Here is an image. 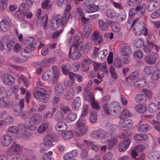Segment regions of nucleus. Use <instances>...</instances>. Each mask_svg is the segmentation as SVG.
Segmentation results:
<instances>
[{"instance_id":"36","label":"nucleus","mask_w":160,"mask_h":160,"mask_svg":"<svg viewBox=\"0 0 160 160\" xmlns=\"http://www.w3.org/2000/svg\"><path fill=\"white\" fill-rule=\"evenodd\" d=\"M111 27L112 31L116 33L118 32L121 29L120 24L116 22H112L111 24Z\"/></svg>"},{"instance_id":"55","label":"nucleus","mask_w":160,"mask_h":160,"mask_svg":"<svg viewBox=\"0 0 160 160\" xmlns=\"http://www.w3.org/2000/svg\"><path fill=\"white\" fill-rule=\"evenodd\" d=\"M8 131L10 133L17 134L19 133V130L17 127L16 126H12L9 127Z\"/></svg>"},{"instance_id":"38","label":"nucleus","mask_w":160,"mask_h":160,"mask_svg":"<svg viewBox=\"0 0 160 160\" xmlns=\"http://www.w3.org/2000/svg\"><path fill=\"white\" fill-rule=\"evenodd\" d=\"M108 54V51L105 49L100 51L98 54V57L101 61H103L106 58L107 55Z\"/></svg>"},{"instance_id":"58","label":"nucleus","mask_w":160,"mask_h":160,"mask_svg":"<svg viewBox=\"0 0 160 160\" xmlns=\"http://www.w3.org/2000/svg\"><path fill=\"white\" fill-rule=\"evenodd\" d=\"M86 123V122L85 120L82 118H80L76 123V126L77 128L83 127L84 126H85Z\"/></svg>"},{"instance_id":"22","label":"nucleus","mask_w":160,"mask_h":160,"mask_svg":"<svg viewBox=\"0 0 160 160\" xmlns=\"http://www.w3.org/2000/svg\"><path fill=\"white\" fill-rule=\"evenodd\" d=\"M81 105V98L77 97L73 101L72 104V108L74 110H78Z\"/></svg>"},{"instance_id":"45","label":"nucleus","mask_w":160,"mask_h":160,"mask_svg":"<svg viewBox=\"0 0 160 160\" xmlns=\"http://www.w3.org/2000/svg\"><path fill=\"white\" fill-rule=\"evenodd\" d=\"M154 71L153 67L152 66H145L143 70V72L147 75H151Z\"/></svg>"},{"instance_id":"9","label":"nucleus","mask_w":160,"mask_h":160,"mask_svg":"<svg viewBox=\"0 0 160 160\" xmlns=\"http://www.w3.org/2000/svg\"><path fill=\"white\" fill-rule=\"evenodd\" d=\"M14 102L7 97H3L0 98V107L2 108H9L12 107Z\"/></svg>"},{"instance_id":"62","label":"nucleus","mask_w":160,"mask_h":160,"mask_svg":"<svg viewBox=\"0 0 160 160\" xmlns=\"http://www.w3.org/2000/svg\"><path fill=\"white\" fill-rule=\"evenodd\" d=\"M34 97L37 99L41 98H42V95L41 94L40 91L38 90V87H36L33 92Z\"/></svg>"},{"instance_id":"44","label":"nucleus","mask_w":160,"mask_h":160,"mask_svg":"<svg viewBox=\"0 0 160 160\" xmlns=\"http://www.w3.org/2000/svg\"><path fill=\"white\" fill-rule=\"evenodd\" d=\"M90 88L89 87L85 88L84 93V100L89 102L90 101Z\"/></svg>"},{"instance_id":"10","label":"nucleus","mask_w":160,"mask_h":160,"mask_svg":"<svg viewBox=\"0 0 160 160\" xmlns=\"http://www.w3.org/2000/svg\"><path fill=\"white\" fill-rule=\"evenodd\" d=\"M54 140V136L52 133L48 134L43 138L44 142L48 149L53 146L52 142Z\"/></svg>"},{"instance_id":"12","label":"nucleus","mask_w":160,"mask_h":160,"mask_svg":"<svg viewBox=\"0 0 160 160\" xmlns=\"http://www.w3.org/2000/svg\"><path fill=\"white\" fill-rule=\"evenodd\" d=\"M106 132L102 129L93 131L92 132V138H96L105 139L106 140Z\"/></svg>"},{"instance_id":"37","label":"nucleus","mask_w":160,"mask_h":160,"mask_svg":"<svg viewBox=\"0 0 160 160\" xmlns=\"http://www.w3.org/2000/svg\"><path fill=\"white\" fill-rule=\"evenodd\" d=\"M9 42L8 37H3L2 39V43L0 44V48L1 50L7 49L6 47V43Z\"/></svg>"},{"instance_id":"18","label":"nucleus","mask_w":160,"mask_h":160,"mask_svg":"<svg viewBox=\"0 0 160 160\" xmlns=\"http://www.w3.org/2000/svg\"><path fill=\"white\" fill-rule=\"evenodd\" d=\"M121 54L123 56L128 57L132 54V50L131 47L129 46L123 47L121 49Z\"/></svg>"},{"instance_id":"1","label":"nucleus","mask_w":160,"mask_h":160,"mask_svg":"<svg viewBox=\"0 0 160 160\" xmlns=\"http://www.w3.org/2000/svg\"><path fill=\"white\" fill-rule=\"evenodd\" d=\"M52 69L53 72V74L51 71L47 70L43 73L42 78L44 81H52L53 83H56L59 78L60 73L57 66H52Z\"/></svg>"},{"instance_id":"5","label":"nucleus","mask_w":160,"mask_h":160,"mask_svg":"<svg viewBox=\"0 0 160 160\" xmlns=\"http://www.w3.org/2000/svg\"><path fill=\"white\" fill-rule=\"evenodd\" d=\"M22 146L16 143H13L6 151L8 156H11L14 154H18L22 152Z\"/></svg>"},{"instance_id":"56","label":"nucleus","mask_w":160,"mask_h":160,"mask_svg":"<svg viewBox=\"0 0 160 160\" xmlns=\"http://www.w3.org/2000/svg\"><path fill=\"white\" fill-rule=\"evenodd\" d=\"M126 17V14L125 12H120L117 17L118 21L119 22H122L124 20Z\"/></svg>"},{"instance_id":"33","label":"nucleus","mask_w":160,"mask_h":160,"mask_svg":"<svg viewBox=\"0 0 160 160\" xmlns=\"http://www.w3.org/2000/svg\"><path fill=\"white\" fill-rule=\"evenodd\" d=\"M110 107L114 113H118L120 108L119 106L116 102H114L110 104Z\"/></svg>"},{"instance_id":"14","label":"nucleus","mask_w":160,"mask_h":160,"mask_svg":"<svg viewBox=\"0 0 160 160\" xmlns=\"http://www.w3.org/2000/svg\"><path fill=\"white\" fill-rule=\"evenodd\" d=\"M12 138L10 136L6 135L1 138L0 144L1 146L7 147L12 142Z\"/></svg>"},{"instance_id":"40","label":"nucleus","mask_w":160,"mask_h":160,"mask_svg":"<svg viewBox=\"0 0 160 160\" xmlns=\"http://www.w3.org/2000/svg\"><path fill=\"white\" fill-rule=\"evenodd\" d=\"M132 116V113L128 110L125 109L122 112L120 116L121 119L127 118Z\"/></svg>"},{"instance_id":"41","label":"nucleus","mask_w":160,"mask_h":160,"mask_svg":"<svg viewBox=\"0 0 160 160\" xmlns=\"http://www.w3.org/2000/svg\"><path fill=\"white\" fill-rule=\"evenodd\" d=\"M90 63V60L89 58L85 59L82 64V68L84 69V71L88 70L89 69Z\"/></svg>"},{"instance_id":"61","label":"nucleus","mask_w":160,"mask_h":160,"mask_svg":"<svg viewBox=\"0 0 160 160\" xmlns=\"http://www.w3.org/2000/svg\"><path fill=\"white\" fill-rule=\"evenodd\" d=\"M133 56L138 58H141L143 56V54L141 50H136L134 52Z\"/></svg>"},{"instance_id":"53","label":"nucleus","mask_w":160,"mask_h":160,"mask_svg":"<svg viewBox=\"0 0 160 160\" xmlns=\"http://www.w3.org/2000/svg\"><path fill=\"white\" fill-rule=\"evenodd\" d=\"M73 48L76 51H80L83 48L82 43L81 41L76 43V45H72Z\"/></svg>"},{"instance_id":"46","label":"nucleus","mask_w":160,"mask_h":160,"mask_svg":"<svg viewBox=\"0 0 160 160\" xmlns=\"http://www.w3.org/2000/svg\"><path fill=\"white\" fill-rule=\"evenodd\" d=\"M62 68L63 73L64 75H66L68 74L71 68L69 64L67 63L62 65Z\"/></svg>"},{"instance_id":"39","label":"nucleus","mask_w":160,"mask_h":160,"mask_svg":"<svg viewBox=\"0 0 160 160\" xmlns=\"http://www.w3.org/2000/svg\"><path fill=\"white\" fill-rule=\"evenodd\" d=\"M34 49H31L30 48L27 47L26 48L22 49L21 51V54L22 57L27 58L28 57V54L31 51Z\"/></svg>"},{"instance_id":"29","label":"nucleus","mask_w":160,"mask_h":160,"mask_svg":"<svg viewBox=\"0 0 160 160\" xmlns=\"http://www.w3.org/2000/svg\"><path fill=\"white\" fill-rule=\"evenodd\" d=\"M146 84V81L143 78L139 79L138 80L134 82L133 85L136 87L141 88L144 86Z\"/></svg>"},{"instance_id":"51","label":"nucleus","mask_w":160,"mask_h":160,"mask_svg":"<svg viewBox=\"0 0 160 160\" xmlns=\"http://www.w3.org/2000/svg\"><path fill=\"white\" fill-rule=\"evenodd\" d=\"M52 5L50 0H45L42 4V8L48 9L51 8Z\"/></svg>"},{"instance_id":"21","label":"nucleus","mask_w":160,"mask_h":160,"mask_svg":"<svg viewBox=\"0 0 160 160\" xmlns=\"http://www.w3.org/2000/svg\"><path fill=\"white\" fill-rule=\"evenodd\" d=\"M148 158L150 160H158L160 158V152L155 151L149 153Z\"/></svg>"},{"instance_id":"11","label":"nucleus","mask_w":160,"mask_h":160,"mask_svg":"<svg viewBox=\"0 0 160 160\" xmlns=\"http://www.w3.org/2000/svg\"><path fill=\"white\" fill-rule=\"evenodd\" d=\"M158 58V55L156 53H152L151 54L145 56L144 59L146 63L150 65L155 64L156 62V59Z\"/></svg>"},{"instance_id":"34","label":"nucleus","mask_w":160,"mask_h":160,"mask_svg":"<svg viewBox=\"0 0 160 160\" xmlns=\"http://www.w3.org/2000/svg\"><path fill=\"white\" fill-rule=\"evenodd\" d=\"M136 111L140 113H142L145 112L147 110V107L145 105H138L135 107Z\"/></svg>"},{"instance_id":"28","label":"nucleus","mask_w":160,"mask_h":160,"mask_svg":"<svg viewBox=\"0 0 160 160\" xmlns=\"http://www.w3.org/2000/svg\"><path fill=\"white\" fill-rule=\"evenodd\" d=\"M151 128V126L147 124L140 125L138 128V130L140 132H145L150 131Z\"/></svg>"},{"instance_id":"6","label":"nucleus","mask_w":160,"mask_h":160,"mask_svg":"<svg viewBox=\"0 0 160 160\" xmlns=\"http://www.w3.org/2000/svg\"><path fill=\"white\" fill-rule=\"evenodd\" d=\"M145 24L144 22L139 20L138 18H136L133 21L132 26L133 28V31L135 35L138 36L140 35V30L142 28L145 27Z\"/></svg>"},{"instance_id":"49","label":"nucleus","mask_w":160,"mask_h":160,"mask_svg":"<svg viewBox=\"0 0 160 160\" xmlns=\"http://www.w3.org/2000/svg\"><path fill=\"white\" fill-rule=\"evenodd\" d=\"M106 14L108 17L110 18H113L116 16V12L113 10L112 9L107 10Z\"/></svg>"},{"instance_id":"26","label":"nucleus","mask_w":160,"mask_h":160,"mask_svg":"<svg viewBox=\"0 0 160 160\" xmlns=\"http://www.w3.org/2000/svg\"><path fill=\"white\" fill-rule=\"evenodd\" d=\"M62 138L65 140H68L71 139L73 137L72 132L70 131H63L61 134Z\"/></svg>"},{"instance_id":"43","label":"nucleus","mask_w":160,"mask_h":160,"mask_svg":"<svg viewBox=\"0 0 160 160\" xmlns=\"http://www.w3.org/2000/svg\"><path fill=\"white\" fill-rule=\"evenodd\" d=\"M49 126V123L48 122L44 123L41 126L38 128V131L39 133H42L45 131Z\"/></svg>"},{"instance_id":"23","label":"nucleus","mask_w":160,"mask_h":160,"mask_svg":"<svg viewBox=\"0 0 160 160\" xmlns=\"http://www.w3.org/2000/svg\"><path fill=\"white\" fill-rule=\"evenodd\" d=\"M135 100L136 102L141 104L145 103L147 101V97L143 94H138L135 97Z\"/></svg>"},{"instance_id":"19","label":"nucleus","mask_w":160,"mask_h":160,"mask_svg":"<svg viewBox=\"0 0 160 160\" xmlns=\"http://www.w3.org/2000/svg\"><path fill=\"white\" fill-rule=\"evenodd\" d=\"M159 0H154L152 2L148 5V10L149 12H151L158 8L160 5Z\"/></svg>"},{"instance_id":"63","label":"nucleus","mask_w":160,"mask_h":160,"mask_svg":"<svg viewBox=\"0 0 160 160\" xmlns=\"http://www.w3.org/2000/svg\"><path fill=\"white\" fill-rule=\"evenodd\" d=\"M84 7L86 12L90 13V0H86L84 4Z\"/></svg>"},{"instance_id":"24","label":"nucleus","mask_w":160,"mask_h":160,"mask_svg":"<svg viewBox=\"0 0 160 160\" xmlns=\"http://www.w3.org/2000/svg\"><path fill=\"white\" fill-rule=\"evenodd\" d=\"M134 138L137 141H143L148 140L149 137L146 134H139L135 136Z\"/></svg>"},{"instance_id":"54","label":"nucleus","mask_w":160,"mask_h":160,"mask_svg":"<svg viewBox=\"0 0 160 160\" xmlns=\"http://www.w3.org/2000/svg\"><path fill=\"white\" fill-rule=\"evenodd\" d=\"M108 149H111L116 144L117 142V139L116 138H113L109 141H108Z\"/></svg>"},{"instance_id":"25","label":"nucleus","mask_w":160,"mask_h":160,"mask_svg":"<svg viewBox=\"0 0 160 160\" xmlns=\"http://www.w3.org/2000/svg\"><path fill=\"white\" fill-rule=\"evenodd\" d=\"M88 131V128L86 126L77 128L76 130V135L78 136H82L85 134Z\"/></svg>"},{"instance_id":"59","label":"nucleus","mask_w":160,"mask_h":160,"mask_svg":"<svg viewBox=\"0 0 160 160\" xmlns=\"http://www.w3.org/2000/svg\"><path fill=\"white\" fill-rule=\"evenodd\" d=\"M160 78V72L158 70L153 72L151 79L153 80H158Z\"/></svg>"},{"instance_id":"60","label":"nucleus","mask_w":160,"mask_h":160,"mask_svg":"<svg viewBox=\"0 0 160 160\" xmlns=\"http://www.w3.org/2000/svg\"><path fill=\"white\" fill-rule=\"evenodd\" d=\"M60 108L62 111L64 113H66L70 111L69 107L65 105L63 103L61 104Z\"/></svg>"},{"instance_id":"4","label":"nucleus","mask_w":160,"mask_h":160,"mask_svg":"<svg viewBox=\"0 0 160 160\" xmlns=\"http://www.w3.org/2000/svg\"><path fill=\"white\" fill-rule=\"evenodd\" d=\"M36 16L37 17V24L38 27H41L43 26L45 29L47 28V23L48 22V16L46 14L45 16L44 14L42 12V10L39 8L37 11Z\"/></svg>"},{"instance_id":"52","label":"nucleus","mask_w":160,"mask_h":160,"mask_svg":"<svg viewBox=\"0 0 160 160\" xmlns=\"http://www.w3.org/2000/svg\"><path fill=\"white\" fill-rule=\"evenodd\" d=\"M98 66L99 67V70L100 71L103 72H105L106 74L108 73V71L107 69V65L106 63L100 64V65H99Z\"/></svg>"},{"instance_id":"30","label":"nucleus","mask_w":160,"mask_h":160,"mask_svg":"<svg viewBox=\"0 0 160 160\" xmlns=\"http://www.w3.org/2000/svg\"><path fill=\"white\" fill-rule=\"evenodd\" d=\"M95 99L93 97L92 94L91 93V105L93 109L95 110L99 109L100 106L97 101H95Z\"/></svg>"},{"instance_id":"48","label":"nucleus","mask_w":160,"mask_h":160,"mask_svg":"<svg viewBox=\"0 0 160 160\" xmlns=\"http://www.w3.org/2000/svg\"><path fill=\"white\" fill-rule=\"evenodd\" d=\"M147 42L149 46L151 47L153 50H155L154 53L157 52L160 49V47L159 46L155 45L152 41H149L147 40Z\"/></svg>"},{"instance_id":"16","label":"nucleus","mask_w":160,"mask_h":160,"mask_svg":"<svg viewBox=\"0 0 160 160\" xmlns=\"http://www.w3.org/2000/svg\"><path fill=\"white\" fill-rule=\"evenodd\" d=\"M160 110V102L157 104L154 103H150L148 105V111L151 113L155 112Z\"/></svg>"},{"instance_id":"64","label":"nucleus","mask_w":160,"mask_h":160,"mask_svg":"<svg viewBox=\"0 0 160 160\" xmlns=\"http://www.w3.org/2000/svg\"><path fill=\"white\" fill-rule=\"evenodd\" d=\"M20 78L22 80L26 87H28L30 84V82L28 79L22 75L20 76Z\"/></svg>"},{"instance_id":"13","label":"nucleus","mask_w":160,"mask_h":160,"mask_svg":"<svg viewBox=\"0 0 160 160\" xmlns=\"http://www.w3.org/2000/svg\"><path fill=\"white\" fill-rule=\"evenodd\" d=\"M131 140L130 139L124 140L119 143L118 149L119 152H124L127 150L131 143Z\"/></svg>"},{"instance_id":"47","label":"nucleus","mask_w":160,"mask_h":160,"mask_svg":"<svg viewBox=\"0 0 160 160\" xmlns=\"http://www.w3.org/2000/svg\"><path fill=\"white\" fill-rule=\"evenodd\" d=\"M103 110L104 113L107 115H110L112 112L111 108H110V105L109 106L107 103H105L103 106Z\"/></svg>"},{"instance_id":"57","label":"nucleus","mask_w":160,"mask_h":160,"mask_svg":"<svg viewBox=\"0 0 160 160\" xmlns=\"http://www.w3.org/2000/svg\"><path fill=\"white\" fill-rule=\"evenodd\" d=\"M144 43L143 40L142 38L138 39L134 42V44L136 45L137 48H139L143 46Z\"/></svg>"},{"instance_id":"31","label":"nucleus","mask_w":160,"mask_h":160,"mask_svg":"<svg viewBox=\"0 0 160 160\" xmlns=\"http://www.w3.org/2000/svg\"><path fill=\"white\" fill-rule=\"evenodd\" d=\"M34 38L33 37H28L27 38L26 41V44L27 47H28L31 49H34L35 46V44L34 43Z\"/></svg>"},{"instance_id":"20","label":"nucleus","mask_w":160,"mask_h":160,"mask_svg":"<svg viewBox=\"0 0 160 160\" xmlns=\"http://www.w3.org/2000/svg\"><path fill=\"white\" fill-rule=\"evenodd\" d=\"M0 27L4 32L8 31L10 28L9 22L6 19H3L0 22Z\"/></svg>"},{"instance_id":"3","label":"nucleus","mask_w":160,"mask_h":160,"mask_svg":"<svg viewBox=\"0 0 160 160\" xmlns=\"http://www.w3.org/2000/svg\"><path fill=\"white\" fill-rule=\"evenodd\" d=\"M42 116L39 114L36 113L33 115L31 117L29 121V124L30 126L28 125H24V128L30 131L35 130L37 127L35 125L39 123L42 120Z\"/></svg>"},{"instance_id":"8","label":"nucleus","mask_w":160,"mask_h":160,"mask_svg":"<svg viewBox=\"0 0 160 160\" xmlns=\"http://www.w3.org/2000/svg\"><path fill=\"white\" fill-rule=\"evenodd\" d=\"M1 79L4 83L8 86L12 85L15 81L14 78L8 73L2 74Z\"/></svg>"},{"instance_id":"7","label":"nucleus","mask_w":160,"mask_h":160,"mask_svg":"<svg viewBox=\"0 0 160 160\" xmlns=\"http://www.w3.org/2000/svg\"><path fill=\"white\" fill-rule=\"evenodd\" d=\"M145 11L146 5L145 4H142V7L141 6L138 5L137 6L136 9L135 8H132L130 10L128 18L130 19L131 18L132 16L137 13V12L139 11L140 13L139 14V15L142 17Z\"/></svg>"},{"instance_id":"32","label":"nucleus","mask_w":160,"mask_h":160,"mask_svg":"<svg viewBox=\"0 0 160 160\" xmlns=\"http://www.w3.org/2000/svg\"><path fill=\"white\" fill-rule=\"evenodd\" d=\"M77 118L76 114L74 113H70L67 116L66 118V121L68 123H71L75 121Z\"/></svg>"},{"instance_id":"15","label":"nucleus","mask_w":160,"mask_h":160,"mask_svg":"<svg viewBox=\"0 0 160 160\" xmlns=\"http://www.w3.org/2000/svg\"><path fill=\"white\" fill-rule=\"evenodd\" d=\"M69 54L70 58L74 60L78 59L81 55V53L78 51L74 50L73 47H72L70 49Z\"/></svg>"},{"instance_id":"2","label":"nucleus","mask_w":160,"mask_h":160,"mask_svg":"<svg viewBox=\"0 0 160 160\" xmlns=\"http://www.w3.org/2000/svg\"><path fill=\"white\" fill-rule=\"evenodd\" d=\"M67 18V16L62 17L60 15L54 16L51 20L52 29H56L59 27L64 26L66 22Z\"/></svg>"},{"instance_id":"17","label":"nucleus","mask_w":160,"mask_h":160,"mask_svg":"<svg viewBox=\"0 0 160 160\" xmlns=\"http://www.w3.org/2000/svg\"><path fill=\"white\" fill-rule=\"evenodd\" d=\"M68 128L67 125L63 122H58L55 126V128L56 131L62 132L66 130Z\"/></svg>"},{"instance_id":"50","label":"nucleus","mask_w":160,"mask_h":160,"mask_svg":"<svg viewBox=\"0 0 160 160\" xmlns=\"http://www.w3.org/2000/svg\"><path fill=\"white\" fill-rule=\"evenodd\" d=\"M110 72L112 78L114 79H117L118 78V75L117 73L115 68L111 66L110 68Z\"/></svg>"},{"instance_id":"42","label":"nucleus","mask_w":160,"mask_h":160,"mask_svg":"<svg viewBox=\"0 0 160 160\" xmlns=\"http://www.w3.org/2000/svg\"><path fill=\"white\" fill-rule=\"evenodd\" d=\"M18 89V86L17 85H14L6 91L8 95L10 96L12 95L13 92H16Z\"/></svg>"},{"instance_id":"27","label":"nucleus","mask_w":160,"mask_h":160,"mask_svg":"<svg viewBox=\"0 0 160 160\" xmlns=\"http://www.w3.org/2000/svg\"><path fill=\"white\" fill-rule=\"evenodd\" d=\"M64 91L63 87L61 84H57L55 87V93L57 96H61L62 95Z\"/></svg>"},{"instance_id":"35","label":"nucleus","mask_w":160,"mask_h":160,"mask_svg":"<svg viewBox=\"0 0 160 160\" xmlns=\"http://www.w3.org/2000/svg\"><path fill=\"white\" fill-rule=\"evenodd\" d=\"M99 28L103 31H106L109 26V24L107 22H104L102 20H100L98 21Z\"/></svg>"}]
</instances>
